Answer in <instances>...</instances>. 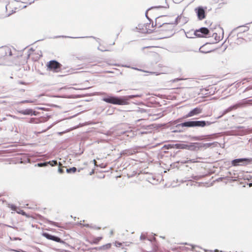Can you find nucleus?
Masks as SVG:
<instances>
[{
    "instance_id": "21",
    "label": "nucleus",
    "mask_w": 252,
    "mask_h": 252,
    "mask_svg": "<svg viewBox=\"0 0 252 252\" xmlns=\"http://www.w3.org/2000/svg\"><path fill=\"white\" fill-rule=\"evenodd\" d=\"M81 169V170L85 169V173L89 175H92V174H93L94 173V169H90L88 168V167H87V168H85V167L80 168V170Z\"/></svg>"
},
{
    "instance_id": "30",
    "label": "nucleus",
    "mask_w": 252,
    "mask_h": 252,
    "mask_svg": "<svg viewBox=\"0 0 252 252\" xmlns=\"http://www.w3.org/2000/svg\"><path fill=\"white\" fill-rule=\"evenodd\" d=\"M215 39L216 42H219L220 40V36H218V34L217 33H214L212 35Z\"/></svg>"
},
{
    "instance_id": "37",
    "label": "nucleus",
    "mask_w": 252,
    "mask_h": 252,
    "mask_svg": "<svg viewBox=\"0 0 252 252\" xmlns=\"http://www.w3.org/2000/svg\"><path fill=\"white\" fill-rule=\"evenodd\" d=\"M196 162V161L195 160V159H189V160L183 161V162L185 163H189V162L194 163V162Z\"/></svg>"
},
{
    "instance_id": "26",
    "label": "nucleus",
    "mask_w": 252,
    "mask_h": 252,
    "mask_svg": "<svg viewBox=\"0 0 252 252\" xmlns=\"http://www.w3.org/2000/svg\"><path fill=\"white\" fill-rule=\"evenodd\" d=\"M76 170H77V169L75 167L66 169V172H67L68 173H75L76 171Z\"/></svg>"
},
{
    "instance_id": "10",
    "label": "nucleus",
    "mask_w": 252,
    "mask_h": 252,
    "mask_svg": "<svg viewBox=\"0 0 252 252\" xmlns=\"http://www.w3.org/2000/svg\"><path fill=\"white\" fill-rule=\"evenodd\" d=\"M138 147H134L130 149L123 150L121 153V156H129L134 155L138 152Z\"/></svg>"
},
{
    "instance_id": "42",
    "label": "nucleus",
    "mask_w": 252,
    "mask_h": 252,
    "mask_svg": "<svg viewBox=\"0 0 252 252\" xmlns=\"http://www.w3.org/2000/svg\"><path fill=\"white\" fill-rule=\"evenodd\" d=\"M139 112H140V113H142L146 112V111L145 109H144L143 108H140L139 110Z\"/></svg>"
},
{
    "instance_id": "14",
    "label": "nucleus",
    "mask_w": 252,
    "mask_h": 252,
    "mask_svg": "<svg viewBox=\"0 0 252 252\" xmlns=\"http://www.w3.org/2000/svg\"><path fill=\"white\" fill-rule=\"evenodd\" d=\"M49 164L51 166H53L54 165H57L58 163H57V160H52V161H50L49 162L38 163L35 164V166L43 167V166H45Z\"/></svg>"
},
{
    "instance_id": "17",
    "label": "nucleus",
    "mask_w": 252,
    "mask_h": 252,
    "mask_svg": "<svg viewBox=\"0 0 252 252\" xmlns=\"http://www.w3.org/2000/svg\"><path fill=\"white\" fill-rule=\"evenodd\" d=\"M18 112L21 114L25 115H35V112L33 111L32 109H27L25 110H22L19 111Z\"/></svg>"
},
{
    "instance_id": "56",
    "label": "nucleus",
    "mask_w": 252,
    "mask_h": 252,
    "mask_svg": "<svg viewBox=\"0 0 252 252\" xmlns=\"http://www.w3.org/2000/svg\"><path fill=\"white\" fill-rule=\"evenodd\" d=\"M96 41L99 42V41H100V39L99 38H96Z\"/></svg>"
},
{
    "instance_id": "43",
    "label": "nucleus",
    "mask_w": 252,
    "mask_h": 252,
    "mask_svg": "<svg viewBox=\"0 0 252 252\" xmlns=\"http://www.w3.org/2000/svg\"><path fill=\"white\" fill-rule=\"evenodd\" d=\"M58 171L60 173H63L64 172L63 169V168H60V167L59 168Z\"/></svg>"
},
{
    "instance_id": "36",
    "label": "nucleus",
    "mask_w": 252,
    "mask_h": 252,
    "mask_svg": "<svg viewBox=\"0 0 252 252\" xmlns=\"http://www.w3.org/2000/svg\"><path fill=\"white\" fill-rule=\"evenodd\" d=\"M91 87H90L89 86H86V85H84V86H83V85L81 84V86H80V90H86L87 89H89Z\"/></svg>"
},
{
    "instance_id": "62",
    "label": "nucleus",
    "mask_w": 252,
    "mask_h": 252,
    "mask_svg": "<svg viewBox=\"0 0 252 252\" xmlns=\"http://www.w3.org/2000/svg\"><path fill=\"white\" fill-rule=\"evenodd\" d=\"M2 59V57L0 58V61Z\"/></svg>"
},
{
    "instance_id": "29",
    "label": "nucleus",
    "mask_w": 252,
    "mask_h": 252,
    "mask_svg": "<svg viewBox=\"0 0 252 252\" xmlns=\"http://www.w3.org/2000/svg\"><path fill=\"white\" fill-rule=\"evenodd\" d=\"M124 243H120L119 242L116 241L115 243V246L118 248H121L124 246Z\"/></svg>"
},
{
    "instance_id": "16",
    "label": "nucleus",
    "mask_w": 252,
    "mask_h": 252,
    "mask_svg": "<svg viewBox=\"0 0 252 252\" xmlns=\"http://www.w3.org/2000/svg\"><path fill=\"white\" fill-rule=\"evenodd\" d=\"M4 53L3 58L4 59H7L8 57H11L13 55V53L11 49L9 47H5L2 49Z\"/></svg>"
},
{
    "instance_id": "4",
    "label": "nucleus",
    "mask_w": 252,
    "mask_h": 252,
    "mask_svg": "<svg viewBox=\"0 0 252 252\" xmlns=\"http://www.w3.org/2000/svg\"><path fill=\"white\" fill-rule=\"evenodd\" d=\"M174 28V24L171 23H164L162 24H160L158 27V28H160V30H159L160 31L166 32L165 36H163L162 38L167 37L172 35L174 33L173 31Z\"/></svg>"
},
{
    "instance_id": "51",
    "label": "nucleus",
    "mask_w": 252,
    "mask_h": 252,
    "mask_svg": "<svg viewBox=\"0 0 252 252\" xmlns=\"http://www.w3.org/2000/svg\"><path fill=\"white\" fill-rule=\"evenodd\" d=\"M200 184H201V183H200L195 182V183L194 185H196V184H198V186H200Z\"/></svg>"
},
{
    "instance_id": "28",
    "label": "nucleus",
    "mask_w": 252,
    "mask_h": 252,
    "mask_svg": "<svg viewBox=\"0 0 252 252\" xmlns=\"http://www.w3.org/2000/svg\"><path fill=\"white\" fill-rule=\"evenodd\" d=\"M204 45L200 47V48L199 49V51L200 52L202 53H208L210 52V51L205 50V49H204Z\"/></svg>"
},
{
    "instance_id": "3",
    "label": "nucleus",
    "mask_w": 252,
    "mask_h": 252,
    "mask_svg": "<svg viewBox=\"0 0 252 252\" xmlns=\"http://www.w3.org/2000/svg\"><path fill=\"white\" fill-rule=\"evenodd\" d=\"M161 7V6H158L151 7V8H149L146 12L145 15L147 18L149 20L150 23H147L145 24H139L138 26L135 28V29L137 30V31L142 33H152L155 31V29H154V27L155 26H158V27L159 24H160V23H159L158 22V19L159 18V17L156 18V23L155 25H154V23H153L151 26V22L152 21V20L148 17L147 16V13L149 12H151L153 9L159 8Z\"/></svg>"
},
{
    "instance_id": "49",
    "label": "nucleus",
    "mask_w": 252,
    "mask_h": 252,
    "mask_svg": "<svg viewBox=\"0 0 252 252\" xmlns=\"http://www.w3.org/2000/svg\"><path fill=\"white\" fill-rule=\"evenodd\" d=\"M191 247H192V249H191V250H192V251H193V250H194V248H195V247H196V246H193V245H191Z\"/></svg>"
},
{
    "instance_id": "9",
    "label": "nucleus",
    "mask_w": 252,
    "mask_h": 252,
    "mask_svg": "<svg viewBox=\"0 0 252 252\" xmlns=\"http://www.w3.org/2000/svg\"><path fill=\"white\" fill-rule=\"evenodd\" d=\"M202 108L200 106L196 107L190 110L188 114L183 117V119H186L194 116H197L202 112Z\"/></svg>"
},
{
    "instance_id": "35",
    "label": "nucleus",
    "mask_w": 252,
    "mask_h": 252,
    "mask_svg": "<svg viewBox=\"0 0 252 252\" xmlns=\"http://www.w3.org/2000/svg\"><path fill=\"white\" fill-rule=\"evenodd\" d=\"M204 136H194L193 137V139L195 140H201L204 139Z\"/></svg>"
},
{
    "instance_id": "8",
    "label": "nucleus",
    "mask_w": 252,
    "mask_h": 252,
    "mask_svg": "<svg viewBox=\"0 0 252 252\" xmlns=\"http://www.w3.org/2000/svg\"><path fill=\"white\" fill-rule=\"evenodd\" d=\"M209 33V30L205 27L200 28L194 31V35L198 37H206Z\"/></svg>"
},
{
    "instance_id": "64",
    "label": "nucleus",
    "mask_w": 252,
    "mask_h": 252,
    "mask_svg": "<svg viewBox=\"0 0 252 252\" xmlns=\"http://www.w3.org/2000/svg\"><path fill=\"white\" fill-rule=\"evenodd\" d=\"M111 233L112 234H113V231H112L111 232Z\"/></svg>"
},
{
    "instance_id": "54",
    "label": "nucleus",
    "mask_w": 252,
    "mask_h": 252,
    "mask_svg": "<svg viewBox=\"0 0 252 252\" xmlns=\"http://www.w3.org/2000/svg\"><path fill=\"white\" fill-rule=\"evenodd\" d=\"M236 128H243V127L239 126L236 127Z\"/></svg>"
},
{
    "instance_id": "1",
    "label": "nucleus",
    "mask_w": 252,
    "mask_h": 252,
    "mask_svg": "<svg viewBox=\"0 0 252 252\" xmlns=\"http://www.w3.org/2000/svg\"><path fill=\"white\" fill-rule=\"evenodd\" d=\"M251 104H252V99L247 100L246 99H244L237 103L229 106L228 108L223 111L221 115L217 117L212 118L211 119L210 121H193V126L203 127L206 126H210L216 123L217 120L232 110L237 109L239 108L245 107L247 105Z\"/></svg>"
},
{
    "instance_id": "57",
    "label": "nucleus",
    "mask_w": 252,
    "mask_h": 252,
    "mask_svg": "<svg viewBox=\"0 0 252 252\" xmlns=\"http://www.w3.org/2000/svg\"><path fill=\"white\" fill-rule=\"evenodd\" d=\"M250 89H249V87H248V88H247L246 89V90H250Z\"/></svg>"
},
{
    "instance_id": "47",
    "label": "nucleus",
    "mask_w": 252,
    "mask_h": 252,
    "mask_svg": "<svg viewBox=\"0 0 252 252\" xmlns=\"http://www.w3.org/2000/svg\"><path fill=\"white\" fill-rule=\"evenodd\" d=\"M18 84H26V83L25 82H22V81H20L18 82Z\"/></svg>"
},
{
    "instance_id": "11",
    "label": "nucleus",
    "mask_w": 252,
    "mask_h": 252,
    "mask_svg": "<svg viewBox=\"0 0 252 252\" xmlns=\"http://www.w3.org/2000/svg\"><path fill=\"white\" fill-rule=\"evenodd\" d=\"M195 11L199 20H202L205 18V10L202 7H198L195 9Z\"/></svg>"
},
{
    "instance_id": "63",
    "label": "nucleus",
    "mask_w": 252,
    "mask_h": 252,
    "mask_svg": "<svg viewBox=\"0 0 252 252\" xmlns=\"http://www.w3.org/2000/svg\"><path fill=\"white\" fill-rule=\"evenodd\" d=\"M87 108H88V109H90V107H87Z\"/></svg>"
},
{
    "instance_id": "22",
    "label": "nucleus",
    "mask_w": 252,
    "mask_h": 252,
    "mask_svg": "<svg viewBox=\"0 0 252 252\" xmlns=\"http://www.w3.org/2000/svg\"><path fill=\"white\" fill-rule=\"evenodd\" d=\"M111 244L110 243H108L106 245L100 246L98 248H97V249L99 250H108L111 248ZM96 249V248H95Z\"/></svg>"
},
{
    "instance_id": "12",
    "label": "nucleus",
    "mask_w": 252,
    "mask_h": 252,
    "mask_svg": "<svg viewBox=\"0 0 252 252\" xmlns=\"http://www.w3.org/2000/svg\"><path fill=\"white\" fill-rule=\"evenodd\" d=\"M43 236L49 240H51L57 242H62L63 241L58 237L51 235L47 233H43Z\"/></svg>"
},
{
    "instance_id": "32",
    "label": "nucleus",
    "mask_w": 252,
    "mask_h": 252,
    "mask_svg": "<svg viewBox=\"0 0 252 252\" xmlns=\"http://www.w3.org/2000/svg\"><path fill=\"white\" fill-rule=\"evenodd\" d=\"M35 100H24L20 102L21 103H34Z\"/></svg>"
},
{
    "instance_id": "41",
    "label": "nucleus",
    "mask_w": 252,
    "mask_h": 252,
    "mask_svg": "<svg viewBox=\"0 0 252 252\" xmlns=\"http://www.w3.org/2000/svg\"><path fill=\"white\" fill-rule=\"evenodd\" d=\"M187 181L190 182V183H191L192 182V180L191 179H189V178L186 177L185 178V180L184 182H187ZM190 186H192V185H194V184L191 183L190 184Z\"/></svg>"
},
{
    "instance_id": "58",
    "label": "nucleus",
    "mask_w": 252,
    "mask_h": 252,
    "mask_svg": "<svg viewBox=\"0 0 252 252\" xmlns=\"http://www.w3.org/2000/svg\"><path fill=\"white\" fill-rule=\"evenodd\" d=\"M90 37H92V38H96L95 37H94V36H90Z\"/></svg>"
},
{
    "instance_id": "46",
    "label": "nucleus",
    "mask_w": 252,
    "mask_h": 252,
    "mask_svg": "<svg viewBox=\"0 0 252 252\" xmlns=\"http://www.w3.org/2000/svg\"><path fill=\"white\" fill-rule=\"evenodd\" d=\"M58 37H65V38H66V37H68V38H73V37H71V36H58Z\"/></svg>"
},
{
    "instance_id": "24",
    "label": "nucleus",
    "mask_w": 252,
    "mask_h": 252,
    "mask_svg": "<svg viewBox=\"0 0 252 252\" xmlns=\"http://www.w3.org/2000/svg\"><path fill=\"white\" fill-rule=\"evenodd\" d=\"M102 239V237H97L94 238L91 242L92 244H97L98 242Z\"/></svg>"
},
{
    "instance_id": "61",
    "label": "nucleus",
    "mask_w": 252,
    "mask_h": 252,
    "mask_svg": "<svg viewBox=\"0 0 252 252\" xmlns=\"http://www.w3.org/2000/svg\"><path fill=\"white\" fill-rule=\"evenodd\" d=\"M88 162L85 163L84 164H88Z\"/></svg>"
},
{
    "instance_id": "53",
    "label": "nucleus",
    "mask_w": 252,
    "mask_h": 252,
    "mask_svg": "<svg viewBox=\"0 0 252 252\" xmlns=\"http://www.w3.org/2000/svg\"><path fill=\"white\" fill-rule=\"evenodd\" d=\"M222 178H221H221H219V179L217 180V181H220V180H221Z\"/></svg>"
},
{
    "instance_id": "50",
    "label": "nucleus",
    "mask_w": 252,
    "mask_h": 252,
    "mask_svg": "<svg viewBox=\"0 0 252 252\" xmlns=\"http://www.w3.org/2000/svg\"><path fill=\"white\" fill-rule=\"evenodd\" d=\"M99 166L101 168H104L105 167V166L103 165V164H102L101 165H100Z\"/></svg>"
},
{
    "instance_id": "15",
    "label": "nucleus",
    "mask_w": 252,
    "mask_h": 252,
    "mask_svg": "<svg viewBox=\"0 0 252 252\" xmlns=\"http://www.w3.org/2000/svg\"><path fill=\"white\" fill-rule=\"evenodd\" d=\"M218 144V142H214L212 143H200V149H206L207 148H208L212 146H213V147L217 146Z\"/></svg>"
},
{
    "instance_id": "44",
    "label": "nucleus",
    "mask_w": 252,
    "mask_h": 252,
    "mask_svg": "<svg viewBox=\"0 0 252 252\" xmlns=\"http://www.w3.org/2000/svg\"><path fill=\"white\" fill-rule=\"evenodd\" d=\"M145 239H146V236L143 234H141L140 236V239L141 240H145Z\"/></svg>"
},
{
    "instance_id": "45",
    "label": "nucleus",
    "mask_w": 252,
    "mask_h": 252,
    "mask_svg": "<svg viewBox=\"0 0 252 252\" xmlns=\"http://www.w3.org/2000/svg\"><path fill=\"white\" fill-rule=\"evenodd\" d=\"M204 251L205 252H213V251H208V250H204ZM219 251L218 250H215L214 251V252H219Z\"/></svg>"
},
{
    "instance_id": "52",
    "label": "nucleus",
    "mask_w": 252,
    "mask_h": 252,
    "mask_svg": "<svg viewBox=\"0 0 252 252\" xmlns=\"http://www.w3.org/2000/svg\"><path fill=\"white\" fill-rule=\"evenodd\" d=\"M83 95V94H81L80 93V94H79L80 98L82 97Z\"/></svg>"
},
{
    "instance_id": "20",
    "label": "nucleus",
    "mask_w": 252,
    "mask_h": 252,
    "mask_svg": "<svg viewBox=\"0 0 252 252\" xmlns=\"http://www.w3.org/2000/svg\"><path fill=\"white\" fill-rule=\"evenodd\" d=\"M79 225H80V232H81L83 233H88L87 231H86L85 230V229H84L83 228L84 226L91 227L88 224H82L81 223V221H80Z\"/></svg>"
},
{
    "instance_id": "18",
    "label": "nucleus",
    "mask_w": 252,
    "mask_h": 252,
    "mask_svg": "<svg viewBox=\"0 0 252 252\" xmlns=\"http://www.w3.org/2000/svg\"><path fill=\"white\" fill-rule=\"evenodd\" d=\"M249 30V27L246 26H240L233 29V31L239 30L238 34L246 32Z\"/></svg>"
},
{
    "instance_id": "25",
    "label": "nucleus",
    "mask_w": 252,
    "mask_h": 252,
    "mask_svg": "<svg viewBox=\"0 0 252 252\" xmlns=\"http://www.w3.org/2000/svg\"><path fill=\"white\" fill-rule=\"evenodd\" d=\"M232 132L233 133V135H243L245 134V132L243 130H239L238 131L233 130Z\"/></svg>"
},
{
    "instance_id": "38",
    "label": "nucleus",
    "mask_w": 252,
    "mask_h": 252,
    "mask_svg": "<svg viewBox=\"0 0 252 252\" xmlns=\"http://www.w3.org/2000/svg\"><path fill=\"white\" fill-rule=\"evenodd\" d=\"M37 120L35 118H31L29 121V123H37Z\"/></svg>"
},
{
    "instance_id": "13",
    "label": "nucleus",
    "mask_w": 252,
    "mask_h": 252,
    "mask_svg": "<svg viewBox=\"0 0 252 252\" xmlns=\"http://www.w3.org/2000/svg\"><path fill=\"white\" fill-rule=\"evenodd\" d=\"M199 142L190 143L189 144V149L190 151H198L200 150Z\"/></svg>"
},
{
    "instance_id": "34",
    "label": "nucleus",
    "mask_w": 252,
    "mask_h": 252,
    "mask_svg": "<svg viewBox=\"0 0 252 252\" xmlns=\"http://www.w3.org/2000/svg\"><path fill=\"white\" fill-rule=\"evenodd\" d=\"M16 212L18 214H21L22 215H26L25 212L23 210L20 209V208H17Z\"/></svg>"
},
{
    "instance_id": "31",
    "label": "nucleus",
    "mask_w": 252,
    "mask_h": 252,
    "mask_svg": "<svg viewBox=\"0 0 252 252\" xmlns=\"http://www.w3.org/2000/svg\"><path fill=\"white\" fill-rule=\"evenodd\" d=\"M202 177V176H199V175H196V176L192 175L191 176V179L193 180H199L200 179H201Z\"/></svg>"
},
{
    "instance_id": "27",
    "label": "nucleus",
    "mask_w": 252,
    "mask_h": 252,
    "mask_svg": "<svg viewBox=\"0 0 252 252\" xmlns=\"http://www.w3.org/2000/svg\"><path fill=\"white\" fill-rule=\"evenodd\" d=\"M181 18H182L181 16H178L176 18L174 22L173 23H172L173 24H174V26L179 23V21L181 19Z\"/></svg>"
},
{
    "instance_id": "19",
    "label": "nucleus",
    "mask_w": 252,
    "mask_h": 252,
    "mask_svg": "<svg viewBox=\"0 0 252 252\" xmlns=\"http://www.w3.org/2000/svg\"><path fill=\"white\" fill-rule=\"evenodd\" d=\"M175 147L177 149H189V144H176Z\"/></svg>"
},
{
    "instance_id": "60",
    "label": "nucleus",
    "mask_w": 252,
    "mask_h": 252,
    "mask_svg": "<svg viewBox=\"0 0 252 252\" xmlns=\"http://www.w3.org/2000/svg\"><path fill=\"white\" fill-rule=\"evenodd\" d=\"M11 251H15V250H10Z\"/></svg>"
},
{
    "instance_id": "39",
    "label": "nucleus",
    "mask_w": 252,
    "mask_h": 252,
    "mask_svg": "<svg viewBox=\"0 0 252 252\" xmlns=\"http://www.w3.org/2000/svg\"><path fill=\"white\" fill-rule=\"evenodd\" d=\"M49 223L51 224V225H53L54 226H57V227H59V226L58 225V223L57 222H54V221H49Z\"/></svg>"
},
{
    "instance_id": "48",
    "label": "nucleus",
    "mask_w": 252,
    "mask_h": 252,
    "mask_svg": "<svg viewBox=\"0 0 252 252\" xmlns=\"http://www.w3.org/2000/svg\"><path fill=\"white\" fill-rule=\"evenodd\" d=\"M98 49L101 51H107L106 50H103V49H100L99 47H98Z\"/></svg>"
},
{
    "instance_id": "7",
    "label": "nucleus",
    "mask_w": 252,
    "mask_h": 252,
    "mask_svg": "<svg viewBox=\"0 0 252 252\" xmlns=\"http://www.w3.org/2000/svg\"><path fill=\"white\" fill-rule=\"evenodd\" d=\"M183 118H180L176 120H175L173 123L174 124H176V127L177 128H179L180 127H193V121H186L180 124H178V123L182 121V120Z\"/></svg>"
},
{
    "instance_id": "40",
    "label": "nucleus",
    "mask_w": 252,
    "mask_h": 252,
    "mask_svg": "<svg viewBox=\"0 0 252 252\" xmlns=\"http://www.w3.org/2000/svg\"><path fill=\"white\" fill-rule=\"evenodd\" d=\"M10 208L12 210L15 211V212H16L17 208H18L16 206L12 205V204L10 205Z\"/></svg>"
},
{
    "instance_id": "5",
    "label": "nucleus",
    "mask_w": 252,
    "mask_h": 252,
    "mask_svg": "<svg viewBox=\"0 0 252 252\" xmlns=\"http://www.w3.org/2000/svg\"><path fill=\"white\" fill-rule=\"evenodd\" d=\"M62 64L56 60L49 61L47 64V70L53 72H59L61 70Z\"/></svg>"
},
{
    "instance_id": "23",
    "label": "nucleus",
    "mask_w": 252,
    "mask_h": 252,
    "mask_svg": "<svg viewBox=\"0 0 252 252\" xmlns=\"http://www.w3.org/2000/svg\"><path fill=\"white\" fill-rule=\"evenodd\" d=\"M86 101H89V100H85V99H81L80 100V105H79V107H80V114L82 112H84L85 111V110H83V109L81 108L83 105H84V103L86 102Z\"/></svg>"
},
{
    "instance_id": "59",
    "label": "nucleus",
    "mask_w": 252,
    "mask_h": 252,
    "mask_svg": "<svg viewBox=\"0 0 252 252\" xmlns=\"http://www.w3.org/2000/svg\"><path fill=\"white\" fill-rule=\"evenodd\" d=\"M174 132L178 131V130H174Z\"/></svg>"
},
{
    "instance_id": "2",
    "label": "nucleus",
    "mask_w": 252,
    "mask_h": 252,
    "mask_svg": "<svg viewBox=\"0 0 252 252\" xmlns=\"http://www.w3.org/2000/svg\"><path fill=\"white\" fill-rule=\"evenodd\" d=\"M105 96L102 98V100L110 104L114 105H125L129 104V100L135 97H141L142 94H133L126 96H117L108 95L104 93Z\"/></svg>"
},
{
    "instance_id": "55",
    "label": "nucleus",
    "mask_w": 252,
    "mask_h": 252,
    "mask_svg": "<svg viewBox=\"0 0 252 252\" xmlns=\"http://www.w3.org/2000/svg\"><path fill=\"white\" fill-rule=\"evenodd\" d=\"M249 185L250 187H252V183H250Z\"/></svg>"
},
{
    "instance_id": "6",
    "label": "nucleus",
    "mask_w": 252,
    "mask_h": 252,
    "mask_svg": "<svg viewBox=\"0 0 252 252\" xmlns=\"http://www.w3.org/2000/svg\"><path fill=\"white\" fill-rule=\"evenodd\" d=\"M252 162V158H240L232 160L231 164L233 166H244Z\"/></svg>"
},
{
    "instance_id": "33",
    "label": "nucleus",
    "mask_w": 252,
    "mask_h": 252,
    "mask_svg": "<svg viewBox=\"0 0 252 252\" xmlns=\"http://www.w3.org/2000/svg\"><path fill=\"white\" fill-rule=\"evenodd\" d=\"M94 165V166H98L97 165H96V160L95 159H94L93 160H90V162H89V166H92L93 165Z\"/></svg>"
}]
</instances>
